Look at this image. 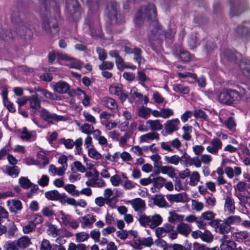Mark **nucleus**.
Here are the masks:
<instances>
[{"label":"nucleus","mask_w":250,"mask_h":250,"mask_svg":"<svg viewBox=\"0 0 250 250\" xmlns=\"http://www.w3.org/2000/svg\"><path fill=\"white\" fill-rule=\"evenodd\" d=\"M139 222L141 225L144 227L149 225L150 224V217L145 214H142L139 218Z\"/></svg>","instance_id":"nucleus-50"},{"label":"nucleus","mask_w":250,"mask_h":250,"mask_svg":"<svg viewBox=\"0 0 250 250\" xmlns=\"http://www.w3.org/2000/svg\"><path fill=\"white\" fill-rule=\"evenodd\" d=\"M177 231L185 236H187L191 231V229L189 228L188 226L184 223H180L177 226Z\"/></svg>","instance_id":"nucleus-25"},{"label":"nucleus","mask_w":250,"mask_h":250,"mask_svg":"<svg viewBox=\"0 0 250 250\" xmlns=\"http://www.w3.org/2000/svg\"><path fill=\"white\" fill-rule=\"evenodd\" d=\"M199 180V173L197 171H193L190 177L189 185L191 186H195Z\"/></svg>","instance_id":"nucleus-44"},{"label":"nucleus","mask_w":250,"mask_h":250,"mask_svg":"<svg viewBox=\"0 0 250 250\" xmlns=\"http://www.w3.org/2000/svg\"><path fill=\"white\" fill-rule=\"evenodd\" d=\"M163 218L159 214H156L150 217V224L149 227L151 229H154L159 226L162 222Z\"/></svg>","instance_id":"nucleus-27"},{"label":"nucleus","mask_w":250,"mask_h":250,"mask_svg":"<svg viewBox=\"0 0 250 250\" xmlns=\"http://www.w3.org/2000/svg\"><path fill=\"white\" fill-rule=\"evenodd\" d=\"M35 94H32V108L37 109L40 107V101L45 97V90L39 87L35 86Z\"/></svg>","instance_id":"nucleus-9"},{"label":"nucleus","mask_w":250,"mask_h":250,"mask_svg":"<svg viewBox=\"0 0 250 250\" xmlns=\"http://www.w3.org/2000/svg\"><path fill=\"white\" fill-rule=\"evenodd\" d=\"M41 212L44 216L49 218L53 217L55 215L54 210L47 207H43L41 210Z\"/></svg>","instance_id":"nucleus-57"},{"label":"nucleus","mask_w":250,"mask_h":250,"mask_svg":"<svg viewBox=\"0 0 250 250\" xmlns=\"http://www.w3.org/2000/svg\"><path fill=\"white\" fill-rule=\"evenodd\" d=\"M45 196L49 200L59 201L61 203L63 202L62 200L65 197V193H60L57 190L54 189L45 192Z\"/></svg>","instance_id":"nucleus-12"},{"label":"nucleus","mask_w":250,"mask_h":250,"mask_svg":"<svg viewBox=\"0 0 250 250\" xmlns=\"http://www.w3.org/2000/svg\"><path fill=\"white\" fill-rule=\"evenodd\" d=\"M165 160L168 163L177 165L178 164L180 160V158L176 155H172L170 157L167 156H166L165 157Z\"/></svg>","instance_id":"nucleus-51"},{"label":"nucleus","mask_w":250,"mask_h":250,"mask_svg":"<svg viewBox=\"0 0 250 250\" xmlns=\"http://www.w3.org/2000/svg\"><path fill=\"white\" fill-rule=\"evenodd\" d=\"M57 57L58 60H61L66 58L65 54L60 53L58 50H54L50 52L48 55L49 62L51 63L53 62Z\"/></svg>","instance_id":"nucleus-20"},{"label":"nucleus","mask_w":250,"mask_h":250,"mask_svg":"<svg viewBox=\"0 0 250 250\" xmlns=\"http://www.w3.org/2000/svg\"><path fill=\"white\" fill-rule=\"evenodd\" d=\"M166 182V179L161 176H158L152 179L153 182V186L159 189L162 188L165 185Z\"/></svg>","instance_id":"nucleus-37"},{"label":"nucleus","mask_w":250,"mask_h":250,"mask_svg":"<svg viewBox=\"0 0 250 250\" xmlns=\"http://www.w3.org/2000/svg\"><path fill=\"white\" fill-rule=\"evenodd\" d=\"M66 9L74 19L75 20L80 18L81 12L77 0H67Z\"/></svg>","instance_id":"nucleus-6"},{"label":"nucleus","mask_w":250,"mask_h":250,"mask_svg":"<svg viewBox=\"0 0 250 250\" xmlns=\"http://www.w3.org/2000/svg\"><path fill=\"white\" fill-rule=\"evenodd\" d=\"M215 215V214L211 211H207L203 212L201 216L205 220L211 221L214 219Z\"/></svg>","instance_id":"nucleus-62"},{"label":"nucleus","mask_w":250,"mask_h":250,"mask_svg":"<svg viewBox=\"0 0 250 250\" xmlns=\"http://www.w3.org/2000/svg\"><path fill=\"white\" fill-rule=\"evenodd\" d=\"M66 59H63L65 61V65L68 66L70 68L80 69L82 67V64L78 60L74 58H71L65 55Z\"/></svg>","instance_id":"nucleus-16"},{"label":"nucleus","mask_w":250,"mask_h":250,"mask_svg":"<svg viewBox=\"0 0 250 250\" xmlns=\"http://www.w3.org/2000/svg\"><path fill=\"white\" fill-rule=\"evenodd\" d=\"M109 91L112 95L118 96L122 101H125L128 97L126 93L123 91L122 85L120 83H114L109 87Z\"/></svg>","instance_id":"nucleus-7"},{"label":"nucleus","mask_w":250,"mask_h":250,"mask_svg":"<svg viewBox=\"0 0 250 250\" xmlns=\"http://www.w3.org/2000/svg\"><path fill=\"white\" fill-rule=\"evenodd\" d=\"M146 124L152 130H160L163 128V125L159 120H149L146 122Z\"/></svg>","instance_id":"nucleus-23"},{"label":"nucleus","mask_w":250,"mask_h":250,"mask_svg":"<svg viewBox=\"0 0 250 250\" xmlns=\"http://www.w3.org/2000/svg\"><path fill=\"white\" fill-rule=\"evenodd\" d=\"M226 221L230 226L231 224H238L241 221V217L239 216H230L225 219Z\"/></svg>","instance_id":"nucleus-52"},{"label":"nucleus","mask_w":250,"mask_h":250,"mask_svg":"<svg viewBox=\"0 0 250 250\" xmlns=\"http://www.w3.org/2000/svg\"><path fill=\"white\" fill-rule=\"evenodd\" d=\"M83 115L85 121L90 123L92 125H95L96 124L97 121L95 118L89 112L84 111L83 112Z\"/></svg>","instance_id":"nucleus-46"},{"label":"nucleus","mask_w":250,"mask_h":250,"mask_svg":"<svg viewBox=\"0 0 250 250\" xmlns=\"http://www.w3.org/2000/svg\"><path fill=\"white\" fill-rule=\"evenodd\" d=\"M89 237V234L85 232H81L76 234V239L79 242H83Z\"/></svg>","instance_id":"nucleus-59"},{"label":"nucleus","mask_w":250,"mask_h":250,"mask_svg":"<svg viewBox=\"0 0 250 250\" xmlns=\"http://www.w3.org/2000/svg\"><path fill=\"white\" fill-rule=\"evenodd\" d=\"M172 88L175 92H180L184 94H188L189 92L188 87L182 84H173Z\"/></svg>","instance_id":"nucleus-33"},{"label":"nucleus","mask_w":250,"mask_h":250,"mask_svg":"<svg viewBox=\"0 0 250 250\" xmlns=\"http://www.w3.org/2000/svg\"><path fill=\"white\" fill-rule=\"evenodd\" d=\"M100 103L102 105L111 110H113L117 108L118 104L116 101L112 98L105 96L101 99Z\"/></svg>","instance_id":"nucleus-14"},{"label":"nucleus","mask_w":250,"mask_h":250,"mask_svg":"<svg viewBox=\"0 0 250 250\" xmlns=\"http://www.w3.org/2000/svg\"><path fill=\"white\" fill-rule=\"evenodd\" d=\"M90 215L87 214V215H85L82 218H80V221L81 223V227L83 228H85L89 225H91L90 224Z\"/></svg>","instance_id":"nucleus-53"},{"label":"nucleus","mask_w":250,"mask_h":250,"mask_svg":"<svg viewBox=\"0 0 250 250\" xmlns=\"http://www.w3.org/2000/svg\"><path fill=\"white\" fill-rule=\"evenodd\" d=\"M184 219V216L176 213L175 211L170 212V216L168 218V220L170 223H173L176 221H182Z\"/></svg>","instance_id":"nucleus-41"},{"label":"nucleus","mask_w":250,"mask_h":250,"mask_svg":"<svg viewBox=\"0 0 250 250\" xmlns=\"http://www.w3.org/2000/svg\"><path fill=\"white\" fill-rule=\"evenodd\" d=\"M159 135L155 132L147 133L140 137L141 141H147L148 140H159Z\"/></svg>","instance_id":"nucleus-34"},{"label":"nucleus","mask_w":250,"mask_h":250,"mask_svg":"<svg viewBox=\"0 0 250 250\" xmlns=\"http://www.w3.org/2000/svg\"><path fill=\"white\" fill-rule=\"evenodd\" d=\"M34 218L32 220V230L33 227L38 224H41L43 221V217L40 214H35L33 215Z\"/></svg>","instance_id":"nucleus-58"},{"label":"nucleus","mask_w":250,"mask_h":250,"mask_svg":"<svg viewBox=\"0 0 250 250\" xmlns=\"http://www.w3.org/2000/svg\"><path fill=\"white\" fill-rule=\"evenodd\" d=\"M49 178L46 175H42L41 178L38 181V183L42 187H45L48 185Z\"/></svg>","instance_id":"nucleus-64"},{"label":"nucleus","mask_w":250,"mask_h":250,"mask_svg":"<svg viewBox=\"0 0 250 250\" xmlns=\"http://www.w3.org/2000/svg\"><path fill=\"white\" fill-rule=\"evenodd\" d=\"M236 31L240 35L244 36H249L250 35V29L244 24L238 26Z\"/></svg>","instance_id":"nucleus-42"},{"label":"nucleus","mask_w":250,"mask_h":250,"mask_svg":"<svg viewBox=\"0 0 250 250\" xmlns=\"http://www.w3.org/2000/svg\"><path fill=\"white\" fill-rule=\"evenodd\" d=\"M153 203L159 208H164L167 206V203L165 198L162 195H156L152 198Z\"/></svg>","instance_id":"nucleus-26"},{"label":"nucleus","mask_w":250,"mask_h":250,"mask_svg":"<svg viewBox=\"0 0 250 250\" xmlns=\"http://www.w3.org/2000/svg\"><path fill=\"white\" fill-rule=\"evenodd\" d=\"M167 199L170 202H182L183 200V197L182 193L176 194H168L167 195Z\"/></svg>","instance_id":"nucleus-36"},{"label":"nucleus","mask_w":250,"mask_h":250,"mask_svg":"<svg viewBox=\"0 0 250 250\" xmlns=\"http://www.w3.org/2000/svg\"><path fill=\"white\" fill-rule=\"evenodd\" d=\"M150 108L142 106L139 109L138 114L143 118L147 119L150 116Z\"/></svg>","instance_id":"nucleus-38"},{"label":"nucleus","mask_w":250,"mask_h":250,"mask_svg":"<svg viewBox=\"0 0 250 250\" xmlns=\"http://www.w3.org/2000/svg\"><path fill=\"white\" fill-rule=\"evenodd\" d=\"M93 136V139L97 141H106V139L102 135L101 132L99 129H94L91 133Z\"/></svg>","instance_id":"nucleus-55"},{"label":"nucleus","mask_w":250,"mask_h":250,"mask_svg":"<svg viewBox=\"0 0 250 250\" xmlns=\"http://www.w3.org/2000/svg\"><path fill=\"white\" fill-rule=\"evenodd\" d=\"M7 173L12 177H16L19 173V169L17 166L8 167L6 168Z\"/></svg>","instance_id":"nucleus-43"},{"label":"nucleus","mask_w":250,"mask_h":250,"mask_svg":"<svg viewBox=\"0 0 250 250\" xmlns=\"http://www.w3.org/2000/svg\"><path fill=\"white\" fill-rule=\"evenodd\" d=\"M39 112L41 117L48 123L52 124L62 120L63 118L61 116H58L55 114H50L44 109H42Z\"/></svg>","instance_id":"nucleus-11"},{"label":"nucleus","mask_w":250,"mask_h":250,"mask_svg":"<svg viewBox=\"0 0 250 250\" xmlns=\"http://www.w3.org/2000/svg\"><path fill=\"white\" fill-rule=\"evenodd\" d=\"M38 158L42 162V164L43 167H45L49 164L48 158L45 156V153L42 152H40L38 153Z\"/></svg>","instance_id":"nucleus-60"},{"label":"nucleus","mask_w":250,"mask_h":250,"mask_svg":"<svg viewBox=\"0 0 250 250\" xmlns=\"http://www.w3.org/2000/svg\"><path fill=\"white\" fill-rule=\"evenodd\" d=\"M247 4L246 3L238 4L231 3L230 9V15L231 16L238 15L247 9Z\"/></svg>","instance_id":"nucleus-13"},{"label":"nucleus","mask_w":250,"mask_h":250,"mask_svg":"<svg viewBox=\"0 0 250 250\" xmlns=\"http://www.w3.org/2000/svg\"><path fill=\"white\" fill-rule=\"evenodd\" d=\"M51 86L55 92L59 94L66 93L70 89L69 84L63 81H60L55 83H52Z\"/></svg>","instance_id":"nucleus-10"},{"label":"nucleus","mask_w":250,"mask_h":250,"mask_svg":"<svg viewBox=\"0 0 250 250\" xmlns=\"http://www.w3.org/2000/svg\"><path fill=\"white\" fill-rule=\"evenodd\" d=\"M224 55L229 61L237 62L239 60V67L241 70L242 79L245 84H250V60L247 58H242L240 54L237 52L226 51Z\"/></svg>","instance_id":"nucleus-2"},{"label":"nucleus","mask_w":250,"mask_h":250,"mask_svg":"<svg viewBox=\"0 0 250 250\" xmlns=\"http://www.w3.org/2000/svg\"><path fill=\"white\" fill-rule=\"evenodd\" d=\"M77 125L79 127V130L81 131L87 135L91 134L94 129L93 126L87 123L81 125L78 123Z\"/></svg>","instance_id":"nucleus-31"},{"label":"nucleus","mask_w":250,"mask_h":250,"mask_svg":"<svg viewBox=\"0 0 250 250\" xmlns=\"http://www.w3.org/2000/svg\"><path fill=\"white\" fill-rule=\"evenodd\" d=\"M108 136L110 139L114 140L119 141H126L127 139L129 138V136H130V132H126L125 133L124 136L120 137V134L116 131L113 130L110 131L108 133Z\"/></svg>","instance_id":"nucleus-21"},{"label":"nucleus","mask_w":250,"mask_h":250,"mask_svg":"<svg viewBox=\"0 0 250 250\" xmlns=\"http://www.w3.org/2000/svg\"><path fill=\"white\" fill-rule=\"evenodd\" d=\"M222 142H211L209 146L207 147V151L211 154H216L222 147Z\"/></svg>","instance_id":"nucleus-24"},{"label":"nucleus","mask_w":250,"mask_h":250,"mask_svg":"<svg viewBox=\"0 0 250 250\" xmlns=\"http://www.w3.org/2000/svg\"><path fill=\"white\" fill-rule=\"evenodd\" d=\"M114 66L113 62H104L101 65H99V68L101 70H104L106 69H111Z\"/></svg>","instance_id":"nucleus-61"},{"label":"nucleus","mask_w":250,"mask_h":250,"mask_svg":"<svg viewBox=\"0 0 250 250\" xmlns=\"http://www.w3.org/2000/svg\"><path fill=\"white\" fill-rule=\"evenodd\" d=\"M234 201L230 196H227L225 199V208L230 213H233L235 209Z\"/></svg>","instance_id":"nucleus-29"},{"label":"nucleus","mask_w":250,"mask_h":250,"mask_svg":"<svg viewBox=\"0 0 250 250\" xmlns=\"http://www.w3.org/2000/svg\"><path fill=\"white\" fill-rule=\"evenodd\" d=\"M239 88L240 93L232 89H226L222 92L219 96L220 103L228 105H231L235 102L240 101L242 98H250V89L247 91L244 87L237 86Z\"/></svg>","instance_id":"nucleus-1"},{"label":"nucleus","mask_w":250,"mask_h":250,"mask_svg":"<svg viewBox=\"0 0 250 250\" xmlns=\"http://www.w3.org/2000/svg\"><path fill=\"white\" fill-rule=\"evenodd\" d=\"M118 5L115 1H111L107 6L106 13L107 17L111 24H115L118 21Z\"/></svg>","instance_id":"nucleus-4"},{"label":"nucleus","mask_w":250,"mask_h":250,"mask_svg":"<svg viewBox=\"0 0 250 250\" xmlns=\"http://www.w3.org/2000/svg\"><path fill=\"white\" fill-rule=\"evenodd\" d=\"M3 98L4 104L5 106L7 107L8 110L11 112H14L15 111V109L14 107L13 104L7 99V96L6 95H5L4 93H3Z\"/></svg>","instance_id":"nucleus-54"},{"label":"nucleus","mask_w":250,"mask_h":250,"mask_svg":"<svg viewBox=\"0 0 250 250\" xmlns=\"http://www.w3.org/2000/svg\"><path fill=\"white\" fill-rule=\"evenodd\" d=\"M43 27L48 34L51 35H54L59 31L56 20L54 19L44 21Z\"/></svg>","instance_id":"nucleus-8"},{"label":"nucleus","mask_w":250,"mask_h":250,"mask_svg":"<svg viewBox=\"0 0 250 250\" xmlns=\"http://www.w3.org/2000/svg\"><path fill=\"white\" fill-rule=\"evenodd\" d=\"M231 229V227L225 219L222 223H220L217 232L222 234L228 233Z\"/></svg>","instance_id":"nucleus-32"},{"label":"nucleus","mask_w":250,"mask_h":250,"mask_svg":"<svg viewBox=\"0 0 250 250\" xmlns=\"http://www.w3.org/2000/svg\"><path fill=\"white\" fill-rule=\"evenodd\" d=\"M4 248L5 250H19L17 242L8 241L5 244Z\"/></svg>","instance_id":"nucleus-56"},{"label":"nucleus","mask_w":250,"mask_h":250,"mask_svg":"<svg viewBox=\"0 0 250 250\" xmlns=\"http://www.w3.org/2000/svg\"><path fill=\"white\" fill-rule=\"evenodd\" d=\"M8 204L11 212H16V210H20L22 208L21 203L18 200H12L11 202H8Z\"/></svg>","instance_id":"nucleus-30"},{"label":"nucleus","mask_w":250,"mask_h":250,"mask_svg":"<svg viewBox=\"0 0 250 250\" xmlns=\"http://www.w3.org/2000/svg\"><path fill=\"white\" fill-rule=\"evenodd\" d=\"M131 205L135 211H137L142 209H145L146 203L145 200L137 198L132 200Z\"/></svg>","instance_id":"nucleus-19"},{"label":"nucleus","mask_w":250,"mask_h":250,"mask_svg":"<svg viewBox=\"0 0 250 250\" xmlns=\"http://www.w3.org/2000/svg\"><path fill=\"white\" fill-rule=\"evenodd\" d=\"M137 78L140 83L143 86H145V83L149 80L146 75L142 71H139L137 73Z\"/></svg>","instance_id":"nucleus-49"},{"label":"nucleus","mask_w":250,"mask_h":250,"mask_svg":"<svg viewBox=\"0 0 250 250\" xmlns=\"http://www.w3.org/2000/svg\"><path fill=\"white\" fill-rule=\"evenodd\" d=\"M200 238L204 242L209 243L213 240V237L209 231L206 230L204 233L202 232Z\"/></svg>","instance_id":"nucleus-47"},{"label":"nucleus","mask_w":250,"mask_h":250,"mask_svg":"<svg viewBox=\"0 0 250 250\" xmlns=\"http://www.w3.org/2000/svg\"><path fill=\"white\" fill-rule=\"evenodd\" d=\"M18 247L20 249H26L31 244V239L27 236H23L16 241Z\"/></svg>","instance_id":"nucleus-22"},{"label":"nucleus","mask_w":250,"mask_h":250,"mask_svg":"<svg viewBox=\"0 0 250 250\" xmlns=\"http://www.w3.org/2000/svg\"><path fill=\"white\" fill-rule=\"evenodd\" d=\"M183 133L182 137L184 140H189L191 138L190 133L192 131V127L188 125H185L182 127Z\"/></svg>","instance_id":"nucleus-40"},{"label":"nucleus","mask_w":250,"mask_h":250,"mask_svg":"<svg viewBox=\"0 0 250 250\" xmlns=\"http://www.w3.org/2000/svg\"><path fill=\"white\" fill-rule=\"evenodd\" d=\"M92 143V142H85L84 145H86L88 149V156L96 160L100 159L101 158V155L94 148Z\"/></svg>","instance_id":"nucleus-15"},{"label":"nucleus","mask_w":250,"mask_h":250,"mask_svg":"<svg viewBox=\"0 0 250 250\" xmlns=\"http://www.w3.org/2000/svg\"><path fill=\"white\" fill-rule=\"evenodd\" d=\"M17 131L18 134L20 136L22 140H28L31 137L30 133L28 132L26 127H23L21 129H19Z\"/></svg>","instance_id":"nucleus-48"},{"label":"nucleus","mask_w":250,"mask_h":250,"mask_svg":"<svg viewBox=\"0 0 250 250\" xmlns=\"http://www.w3.org/2000/svg\"><path fill=\"white\" fill-rule=\"evenodd\" d=\"M76 169L79 172H84L86 170V168L84 166H83L81 162L80 161H75L73 165L71 166V170L73 171V173H76Z\"/></svg>","instance_id":"nucleus-35"},{"label":"nucleus","mask_w":250,"mask_h":250,"mask_svg":"<svg viewBox=\"0 0 250 250\" xmlns=\"http://www.w3.org/2000/svg\"><path fill=\"white\" fill-rule=\"evenodd\" d=\"M153 243V239L151 237H148L146 238H138L137 240H136V248L141 249V245L150 247Z\"/></svg>","instance_id":"nucleus-18"},{"label":"nucleus","mask_w":250,"mask_h":250,"mask_svg":"<svg viewBox=\"0 0 250 250\" xmlns=\"http://www.w3.org/2000/svg\"><path fill=\"white\" fill-rule=\"evenodd\" d=\"M153 26H155V28L154 29H152L151 26L150 27V28L152 30L151 33L149 35L150 40L160 39V36L162 33V30L160 25L158 24L156 21H154Z\"/></svg>","instance_id":"nucleus-17"},{"label":"nucleus","mask_w":250,"mask_h":250,"mask_svg":"<svg viewBox=\"0 0 250 250\" xmlns=\"http://www.w3.org/2000/svg\"><path fill=\"white\" fill-rule=\"evenodd\" d=\"M130 94H131V96L133 98H136L139 100H141L142 99V98H143L142 94L138 92L137 89L135 87H133L131 88V90H130Z\"/></svg>","instance_id":"nucleus-63"},{"label":"nucleus","mask_w":250,"mask_h":250,"mask_svg":"<svg viewBox=\"0 0 250 250\" xmlns=\"http://www.w3.org/2000/svg\"><path fill=\"white\" fill-rule=\"evenodd\" d=\"M20 186L23 188L27 189L31 186V182L30 180L24 177H21L19 180Z\"/></svg>","instance_id":"nucleus-45"},{"label":"nucleus","mask_w":250,"mask_h":250,"mask_svg":"<svg viewBox=\"0 0 250 250\" xmlns=\"http://www.w3.org/2000/svg\"><path fill=\"white\" fill-rule=\"evenodd\" d=\"M180 125V122L178 118L168 120L164 124L165 131H162V134L164 136L170 134L178 130Z\"/></svg>","instance_id":"nucleus-5"},{"label":"nucleus","mask_w":250,"mask_h":250,"mask_svg":"<svg viewBox=\"0 0 250 250\" xmlns=\"http://www.w3.org/2000/svg\"><path fill=\"white\" fill-rule=\"evenodd\" d=\"M156 18V10L153 4L142 7L137 12L134 19L136 25H140L145 21L155 20Z\"/></svg>","instance_id":"nucleus-3"},{"label":"nucleus","mask_w":250,"mask_h":250,"mask_svg":"<svg viewBox=\"0 0 250 250\" xmlns=\"http://www.w3.org/2000/svg\"><path fill=\"white\" fill-rule=\"evenodd\" d=\"M161 117L164 119L168 118L174 115V111L169 108L160 109Z\"/></svg>","instance_id":"nucleus-39"},{"label":"nucleus","mask_w":250,"mask_h":250,"mask_svg":"<svg viewBox=\"0 0 250 250\" xmlns=\"http://www.w3.org/2000/svg\"><path fill=\"white\" fill-rule=\"evenodd\" d=\"M236 247V243L231 240H224L220 246L221 250H234Z\"/></svg>","instance_id":"nucleus-28"}]
</instances>
